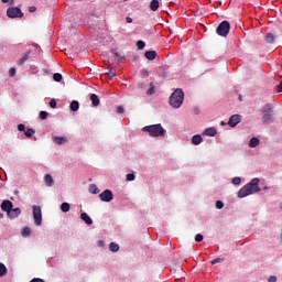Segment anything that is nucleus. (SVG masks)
<instances>
[{"instance_id":"20e7f679","label":"nucleus","mask_w":282,"mask_h":282,"mask_svg":"<svg viewBox=\"0 0 282 282\" xmlns=\"http://www.w3.org/2000/svg\"><path fill=\"white\" fill-rule=\"evenodd\" d=\"M263 124H270L274 122V109L270 104H267L261 109Z\"/></svg>"},{"instance_id":"79ce46f5","label":"nucleus","mask_w":282,"mask_h":282,"mask_svg":"<svg viewBox=\"0 0 282 282\" xmlns=\"http://www.w3.org/2000/svg\"><path fill=\"white\" fill-rule=\"evenodd\" d=\"M17 74V68H10L9 69V76L12 77V76H15Z\"/></svg>"},{"instance_id":"09e8293b","label":"nucleus","mask_w":282,"mask_h":282,"mask_svg":"<svg viewBox=\"0 0 282 282\" xmlns=\"http://www.w3.org/2000/svg\"><path fill=\"white\" fill-rule=\"evenodd\" d=\"M29 12H36V7H30Z\"/></svg>"},{"instance_id":"0eeeda50","label":"nucleus","mask_w":282,"mask_h":282,"mask_svg":"<svg viewBox=\"0 0 282 282\" xmlns=\"http://www.w3.org/2000/svg\"><path fill=\"white\" fill-rule=\"evenodd\" d=\"M9 19H23V11L20 8L11 7L7 10Z\"/></svg>"},{"instance_id":"6ab92c4d","label":"nucleus","mask_w":282,"mask_h":282,"mask_svg":"<svg viewBox=\"0 0 282 282\" xmlns=\"http://www.w3.org/2000/svg\"><path fill=\"white\" fill-rule=\"evenodd\" d=\"M44 183H45V186H48V187L54 186V177H52L51 174H46L44 176Z\"/></svg>"},{"instance_id":"37998d69","label":"nucleus","mask_w":282,"mask_h":282,"mask_svg":"<svg viewBox=\"0 0 282 282\" xmlns=\"http://www.w3.org/2000/svg\"><path fill=\"white\" fill-rule=\"evenodd\" d=\"M18 131H25V124L23 123L18 124Z\"/></svg>"},{"instance_id":"423d86ee","label":"nucleus","mask_w":282,"mask_h":282,"mask_svg":"<svg viewBox=\"0 0 282 282\" xmlns=\"http://www.w3.org/2000/svg\"><path fill=\"white\" fill-rule=\"evenodd\" d=\"M33 221L35 226H41L43 224V212L41 210V206L33 205Z\"/></svg>"},{"instance_id":"c756f323","label":"nucleus","mask_w":282,"mask_h":282,"mask_svg":"<svg viewBox=\"0 0 282 282\" xmlns=\"http://www.w3.org/2000/svg\"><path fill=\"white\" fill-rule=\"evenodd\" d=\"M36 133V131H34V129L29 128L26 129V131L24 132V135H26V138H32V135H34Z\"/></svg>"},{"instance_id":"dca6fc26","label":"nucleus","mask_w":282,"mask_h":282,"mask_svg":"<svg viewBox=\"0 0 282 282\" xmlns=\"http://www.w3.org/2000/svg\"><path fill=\"white\" fill-rule=\"evenodd\" d=\"M260 142H261V141L259 140V138L252 137V138L249 140V147H250V149H257V147H259Z\"/></svg>"},{"instance_id":"aec40b11","label":"nucleus","mask_w":282,"mask_h":282,"mask_svg":"<svg viewBox=\"0 0 282 282\" xmlns=\"http://www.w3.org/2000/svg\"><path fill=\"white\" fill-rule=\"evenodd\" d=\"M90 100L94 107H98V105H100V98H98V95L96 94L90 95Z\"/></svg>"},{"instance_id":"f8f14e48","label":"nucleus","mask_w":282,"mask_h":282,"mask_svg":"<svg viewBox=\"0 0 282 282\" xmlns=\"http://www.w3.org/2000/svg\"><path fill=\"white\" fill-rule=\"evenodd\" d=\"M7 215L10 219H17L21 215V208H11Z\"/></svg>"},{"instance_id":"b1692460","label":"nucleus","mask_w":282,"mask_h":282,"mask_svg":"<svg viewBox=\"0 0 282 282\" xmlns=\"http://www.w3.org/2000/svg\"><path fill=\"white\" fill-rule=\"evenodd\" d=\"M52 140L55 144H65V142H67V139L64 137H53Z\"/></svg>"},{"instance_id":"c9c22d12","label":"nucleus","mask_w":282,"mask_h":282,"mask_svg":"<svg viewBox=\"0 0 282 282\" xmlns=\"http://www.w3.org/2000/svg\"><path fill=\"white\" fill-rule=\"evenodd\" d=\"M195 241H196L197 243L204 241V236H203L202 234H197V235L195 236Z\"/></svg>"},{"instance_id":"9d476101","label":"nucleus","mask_w":282,"mask_h":282,"mask_svg":"<svg viewBox=\"0 0 282 282\" xmlns=\"http://www.w3.org/2000/svg\"><path fill=\"white\" fill-rule=\"evenodd\" d=\"M110 52L115 56V58H117L119 64L122 63V61H124V58H127L124 53H119L118 50H116V48H112Z\"/></svg>"},{"instance_id":"f03ea898","label":"nucleus","mask_w":282,"mask_h":282,"mask_svg":"<svg viewBox=\"0 0 282 282\" xmlns=\"http://www.w3.org/2000/svg\"><path fill=\"white\" fill-rule=\"evenodd\" d=\"M142 131L149 133L150 138H164L166 135V130L162 127V123L145 126Z\"/></svg>"},{"instance_id":"393cba45","label":"nucleus","mask_w":282,"mask_h":282,"mask_svg":"<svg viewBox=\"0 0 282 282\" xmlns=\"http://www.w3.org/2000/svg\"><path fill=\"white\" fill-rule=\"evenodd\" d=\"M108 69H109V72L107 73V76L111 80V78H113V76H116V67H113L112 65H109Z\"/></svg>"},{"instance_id":"c03bdc74","label":"nucleus","mask_w":282,"mask_h":282,"mask_svg":"<svg viewBox=\"0 0 282 282\" xmlns=\"http://www.w3.org/2000/svg\"><path fill=\"white\" fill-rule=\"evenodd\" d=\"M117 113H124V108L122 106L117 107Z\"/></svg>"},{"instance_id":"4468645a","label":"nucleus","mask_w":282,"mask_h":282,"mask_svg":"<svg viewBox=\"0 0 282 282\" xmlns=\"http://www.w3.org/2000/svg\"><path fill=\"white\" fill-rule=\"evenodd\" d=\"M144 56L148 61H155L158 58V52L155 51H147Z\"/></svg>"},{"instance_id":"39448f33","label":"nucleus","mask_w":282,"mask_h":282,"mask_svg":"<svg viewBox=\"0 0 282 282\" xmlns=\"http://www.w3.org/2000/svg\"><path fill=\"white\" fill-rule=\"evenodd\" d=\"M216 33L218 34V36H228V34L230 33V22L228 21H223L219 23V25L216 29Z\"/></svg>"},{"instance_id":"a19ab883","label":"nucleus","mask_w":282,"mask_h":282,"mask_svg":"<svg viewBox=\"0 0 282 282\" xmlns=\"http://www.w3.org/2000/svg\"><path fill=\"white\" fill-rule=\"evenodd\" d=\"M50 107H51L52 109H56V99H51V101H50Z\"/></svg>"},{"instance_id":"58836bf2","label":"nucleus","mask_w":282,"mask_h":282,"mask_svg":"<svg viewBox=\"0 0 282 282\" xmlns=\"http://www.w3.org/2000/svg\"><path fill=\"white\" fill-rule=\"evenodd\" d=\"M216 208H218V210H221V208H224V202L217 200L216 202Z\"/></svg>"},{"instance_id":"4c0bfd02","label":"nucleus","mask_w":282,"mask_h":282,"mask_svg":"<svg viewBox=\"0 0 282 282\" xmlns=\"http://www.w3.org/2000/svg\"><path fill=\"white\" fill-rule=\"evenodd\" d=\"M40 119L41 120H47V111H41L40 112Z\"/></svg>"},{"instance_id":"ddd939ff","label":"nucleus","mask_w":282,"mask_h":282,"mask_svg":"<svg viewBox=\"0 0 282 282\" xmlns=\"http://www.w3.org/2000/svg\"><path fill=\"white\" fill-rule=\"evenodd\" d=\"M203 135H208L209 138H215L217 135V129L215 128H207L204 130Z\"/></svg>"},{"instance_id":"f257e3e1","label":"nucleus","mask_w":282,"mask_h":282,"mask_svg":"<svg viewBox=\"0 0 282 282\" xmlns=\"http://www.w3.org/2000/svg\"><path fill=\"white\" fill-rule=\"evenodd\" d=\"M259 178H252L250 183L240 188L238 192L239 199H243V197H248V195L259 193L261 191L259 187Z\"/></svg>"},{"instance_id":"ea45409f","label":"nucleus","mask_w":282,"mask_h":282,"mask_svg":"<svg viewBox=\"0 0 282 282\" xmlns=\"http://www.w3.org/2000/svg\"><path fill=\"white\" fill-rule=\"evenodd\" d=\"M221 261H224V259L221 258H216L212 261V265H216V263H221Z\"/></svg>"},{"instance_id":"2f4dec72","label":"nucleus","mask_w":282,"mask_h":282,"mask_svg":"<svg viewBox=\"0 0 282 282\" xmlns=\"http://www.w3.org/2000/svg\"><path fill=\"white\" fill-rule=\"evenodd\" d=\"M53 79L55 80V83H61V80H63V75L61 73H55L53 75Z\"/></svg>"},{"instance_id":"603ef678","label":"nucleus","mask_w":282,"mask_h":282,"mask_svg":"<svg viewBox=\"0 0 282 282\" xmlns=\"http://www.w3.org/2000/svg\"><path fill=\"white\" fill-rule=\"evenodd\" d=\"M221 126L226 124L224 121L220 122Z\"/></svg>"},{"instance_id":"6e6552de","label":"nucleus","mask_w":282,"mask_h":282,"mask_svg":"<svg viewBox=\"0 0 282 282\" xmlns=\"http://www.w3.org/2000/svg\"><path fill=\"white\" fill-rule=\"evenodd\" d=\"M99 199L106 203L113 202V192H111V189H105L99 194Z\"/></svg>"},{"instance_id":"cd10ccee","label":"nucleus","mask_w":282,"mask_h":282,"mask_svg":"<svg viewBox=\"0 0 282 282\" xmlns=\"http://www.w3.org/2000/svg\"><path fill=\"white\" fill-rule=\"evenodd\" d=\"M6 274H8V268L6 267V264L0 263V278L6 276Z\"/></svg>"},{"instance_id":"a878e982","label":"nucleus","mask_w":282,"mask_h":282,"mask_svg":"<svg viewBox=\"0 0 282 282\" xmlns=\"http://www.w3.org/2000/svg\"><path fill=\"white\" fill-rule=\"evenodd\" d=\"M118 250H120V246H119L118 243L111 242V243L109 245V251H110V252H118Z\"/></svg>"},{"instance_id":"4be33fe9","label":"nucleus","mask_w":282,"mask_h":282,"mask_svg":"<svg viewBox=\"0 0 282 282\" xmlns=\"http://www.w3.org/2000/svg\"><path fill=\"white\" fill-rule=\"evenodd\" d=\"M88 192L93 195H98V193H100V189H98V186L96 184H90L88 187Z\"/></svg>"},{"instance_id":"bb28decb","label":"nucleus","mask_w":282,"mask_h":282,"mask_svg":"<svg viewBox=\"0 0 282 282\" xmlns=\"http://www.w3.org/2000/svg\"><path fill=\"white\" fill-rule=\"evenodd\" d=\"M22 237H30L32 235V229L30 227H24L21 231Z\"/></svg>"},{"instance_id":"de8ad7c7","label":"nucleus","mask_w":282,"mask_h":282,"mask_svg":"<svg viewBox=\"0 0 282 282\" xmlns=\"http://www.w3.org/2000/svg\"><path fill=\"white\" fill-rule=\"evenodd\" d=\"M282 91V80L280 82V84L278 85V93L281 94Z\"/></svg>"},{"instance_id":"5701e85b","label":"nucleus","mask_w":282,"mask_h":282,"mask_svg":"<svg viewBox=\"0 0 282 282\" xmlns=\"http://www.w3.org/2000/svg\"><path fill=\"white\" fill-rule=\"evenodd\" d=\"M203 138L200 134H195L193 138H192V144H202L203 142Z\"/></svg>"},{"instance_id":"412c9836","label":"nucleus","mask_w":282,"mask_h":282,"mask_svg":"<svg viewBox=\"0 0 282 282\" xmlns=\"http://www.w3.org/2000/svg\"><path fill=\"white\" fill-rule=\"evenodd\" d=\"M70 111H78L80 109V104L77 100H73L69 105Z\"/></svg>"},{"instance_id":"8fccbe9b","label":"nucleus","mask_w":282,"mask_h":282,"mask_svg":"<svg viewBox=\"0 0 282 282\" xmlns=\"http://www.w3.org/2000/svg\"><path fill=\"white\" fill-rule=\"evenodd\" d=\"M2 3H8L10 0H1Z\"/></svg>"},{"instance_id":"49530a36","label":"nucleus","mask_w":282,"mask_h":282,"mask_svg":"<svg viewBox=\"0 0 282 282\" xmlns=\"http://www.w3.org/2000/svg\"><path fill=\"white\" fill-rule=\"evenodd\" d=\"M126 22H127V23H133V19H132L131 17H127V18H126Z\"/></svg>"},{"instance_id":"7c9ffc66","label":"nucleus","mask_w":282,"mask_h":282,"mask_svg":"<svg viewBox=\"0 0 282 282\" xmlns=\"http://www.w3.org/2000/svg\"><path fill=\"white\" fill-rule=\"evenodd\" d=\"M62 213H69V203H63L61 205Z\"/></svg>"},{"instance_id":"3c124183","label":"nucleus","mask_w":282,"mask_h":282,"mask_svg":"<svg viewBox=\"0 0 282 282\" xmlns=\"http://www.w3.org/2000/svg\"><path fill=\"white\" fill-rule=\"evenodd\" d=\"M98 246H102V241H99V242H98Z\"/></svg>"},{"instance_id":"7ed1b4c3","label":"nucleus","mask_w":282,"mask_h":282,"mask_svg":"<svg viewBox=\"0 0 282 282\" xmlns=\"http://www.w3.org/2000/svg\"><path fill=\"white\" fill-rule=\"evenodd\" d=\"M169 102L173 109H180L184 104V90L182 88H176L170 96Z\"/></svg>"},{"instance_id":"9b49d317","label":"nucleus","mask_w":282,"mask_h":282,"mask_svg":"<svg viewBox=\"0 0 282 282\" xmlns=\"http://www.w3.org/2000/svg\"><path fill=\"white\" fill-rule=\"evenodd\" d=\"M11 208H14V204H12L11 200H3L1 204V210H3V213H9Z\"/></svg>"},{"instance_id":"e433bc0d","label":"nucleus","mask_w":282,"mask_h":282,"mask_svg":"<svg viewBox=\"0 0 282 282\" xmlns=\"http://www.w3.org/2000/svg\"><path fill=\"white\" fill-rule=\"evenodd\" d=\"M232 184H234L235 186H239V184H241V177H235V178H232Z\"/></svg>"},{"instance_id":"2eb2a0df","label":"nucleus","mask_w":282,"mask_h":282,"mask_svg":"<svg viewBox=\"0 0 282 282\" xmlns=\"http://www.w3.org/2000/svg\"><path fill=\"white\" fill-rule=\"evenodd\" d=\"M80 219H83V221H85V224H87V226H91V224H94V220L91 219V217L87 213H82L80 214Z\"/></svg>"},{"instance_id":"a18cd8bd","label":"nucleus","mask_w":282,"mask_h":282,"mask_svg":"<svg viewBox=\"0 0 282 282\" xmlns=\"http://www.w3.org/2000/svg\"><path fill=\"white\" fill-rule=\"evenodd\" d=\"M269 282H275L276 281V276L275 275H271L269 279H268Z\"/></svg>"},{"instance_id":"a211bd4d","label":"nucleus","mask_w":282,"mask_h":282,"mask_svg":"<svg viewBox=\"0 0 282 282\" xmlns=\"http://www.w3.org/2000/svg\"><path fill=\"white\" fill-rule=\"evenodd\" d=\"M30 54H32V51H28L25 54H23L22 57L17 61V65H23V63L30 58Z\"/></svg>"},{"instance_id":"1a4fd4ad","label":"nucleus","mask_w":282,"mask_h":282,"mask_svg":"<svg viewBox=\"0 0 282 282\" xmlns=\"http://www.w3.org/2000/svg\"><path fill=\"white\" fill-rule=\"evenodd\" d=\"M241 122V115H232L229 118L228 124L229 127H237Z\"/></svg>"},{"instance_id":"864d4df0","label":"nucleus","mask_w":282,"mask_h":282,"mask_svg":"<svg viewBox=\"0 0 282 282\" xmlns=\"http://www.w3.org/2000/svg\"><path fill=\"white\" fill-rule=\"evenodd\" d=\"M240 98V100H241V97H239Z\"/></svg>"},{"instance_id":"f3484780","label":"nucleus","mask_w":282,"mask_h":282,"mask_svg":"<svg viewBox=\"0 0 282 282\" xmlns=\"http://www.w3.org/2000/svg\"><path fill=\"white\" fill-rule=\"evenodd\" d=\"M149 8L152 12H158V9L160 8V1L159 0H152L149 4Z\"/></svg>"},{"instance_id":"473e14b6","label":"nucleus","mask_w":282,"mask_h":282,"mask_svg":"<svg viewBox=\"0 0 282 282\" xmlns=\"http://www.w3.org/2000/svg\"><path fill=\"white\" fill-rule=\"evenodd\" d=\"M148 96H153L155 94V86L153 83L150 84V88L147 90Z\"/></svg>"},{"instance_id":"c85d7f7f","label":"nucleus","mask_w":282,"mask_h":282,"mask_svg":"<svg viewBox=\"0 0 282 282\" xmlns=\"http://www.w3.org/2000/svg\"><path fill=\"white\" fill-rule=\"evenodd\" d=\"M264 41L265 43H274V35L272 33H268L265 36H264Z\"/></svg>"},{"instance_id":"f704fd0d","label":"nucleus","mask_w":282,"mask_h":282,"mask_svg":"<svg viewBox=\"0 0 282 282\" xmlns=\"http://www.w3.org/2000/svg\"><path fill=\"white\" fill-rule=\"evenodd\" d=\"M126 180L127 182H133V180H135V174L133 173L127 174Z\"/></svg>"},{"instance_id":"72a5a7b5","label":"nucleus","mask_w":282,"mask_h":282,"mask_svg":"<svg viewBox=\"0 0 282 282\" xmlns=\"http://www.w3.org/2000/svg\"><path fill=\"white\" fill-rule=\"evenodd\" d=\"M137 47H138V50H144V47H147V43H144V41L140 40L137 42Z\"/></svg>"}]
</instances>
